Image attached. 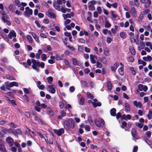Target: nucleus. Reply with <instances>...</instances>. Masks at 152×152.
Here are the masks:
<instances>
[{"mask_svg":"<svg viewBox=\"0 0 152 152\" xmlns=\"http://www.w3.org/2000/svg\"><path fill=\"white\" fill-rule=\"evenodd\" d=\"M19 86L18 83L16 82H13L10 83L9 86L10 87H13V86L18 87Z\"/></svg>","mask_w":152,"mask_h":152,"instance_id":"nucleus-20","label":"nucleus"},{"mask_svg":"<svg viewBox=\"0 0 152 152\" xmlns=\"http://www.w3.org/2000/svg\"><path fill=\"white\" fill-rule=\"evenodd\" d=\"M140 46H138V49L140 51L141 49H143L144 48L145 46V43L142 42H140Z\"/></svg>","mask_w":152,"mask_h":152,"instance_id":"nucleus-21","label":"nucleus"},{"mask_svg":"<svg viewBox=\"0 0 152 152\" xmlns=\"http://www.w3.org/2000/svg\"><path fill=\"white\" fill-rule=\"evenodd\" d=\"M92 104L94 107H96L97 106H100L101 105V103L100 102H98L96 103L95 102H93Z\"/></svg>","mask_w":152,"mask_h":152,"instance_id":"nucleus-35","label":"nucleus"},{"mask_svg":"<svg viewBox=\"0 0 152 152\" xmlns=\"http://www.w3.org/2000/svg\"><path fill=\"white\" fill-rule=\"evenodd\" d=\"M132 135L133 137V139L134 140V138L135 137L136 134V130L134 128L132 129L131 131Z\"/></svg>","mask_w":152,"mask_h":152,"instance_id":"nucleus-23","label":"nucleus"},{"mask_svg":"<svg viewBox=\"0 0 152 152\" xmlns=\"http://www.w3.org/2000/svg\"><path fill=\"white\" fill-rule=\"evenodd\" d=\"M16 36V33L14 30L10 31L8 35L10 39H12L13 37H15Z\"/></svg>","mask_w":152,"mask_h":152,"instance_id":"nucleus-11","label":"nucleus"},{"mask_svg":"<svg viewBox=\"0 0 152 152\" xmlns=\"http://www.w3.org/2000/svg\"><path fill=\"white\" fill-rule=\"evenodd\" d=\"M27 38L28 41L30 43H32L33 42V39L29 35H27Z\"/></svg>","mask_w":152,"mask_h":152,"instance_id":"nucleus-53","label":"nucleus"},{"mask_svg":"<svg viewBox=\"0 0 152 152\" xmlns=\"http://www.w3.org/2000/svg\"><path fill=\"white\" fill-rule=\"evenodd\" d=\"M85 129L87 131H89L90 130V126L87 125H86L84 126Z\"/></svg>","mask_w":152,"mask_h":152,"instance_id":"nucleus-60","label":"nucleus"},{"mask_svg":"<svg viewBox=\"0 0 152 152\" xmlns=\"http://www.w3.org/2000/svg\"><path fill=\"white\" fill-rule=\"evenodd\" d=\"M116 110L115 108L111 109L110 111L111 115L113 116H115L116 114Z\"/></svg>","mask_w":152,"mask_h":152,"instance_id":"nucleus-28","label":"nucleus"},{"mask_svg":"<svg viewBox=\"0 0 152 152\" xmlns=\"http://www.w3.org/2000/svg\"><path fill=\"white\" fill-rule=\"evenodd\" d=\"M119 63H116L113 65V66L111 67V69L113 71H115L118 66Z\"/></svg>","mask_w":152,"mask_h":152,"instance_id":"nucleus-29","label":"nucleus"},{"mask_svg":"<svg viewBox=\"0 0 152 152\" xmlns=\"http://www.w3.org/2000/svg\"><path fill=\"white\" fill-rule=\"evenodd\" d=\"M63 61L65 64L69 67H70V65L69 64L68 61L66 59H64Z\"/></svg>","mask_w":152,"mask_h":152,"instance_id":"nucleus-47","label":"nucleus"},{"mask_svg":"<svg viewBox=\"0 0 152 152\" xmlns=\"http://www.w3.org/2000/svg\"><path fill=\"white\" fill-rule=\"evenodd\" d=\"M15 4L16 5H18V7H20L21 6V3L18 0H15Z\"/></svg>","mask_w":152,"mask_h":152,"instance_id":"nucleus-48","label":"nucleus"},{"mask_svg":"<svg viewBox=\"0 0 152 152\" xmlns=\"http://www.w3.org/2000/svg\"><path fill=\"white\" fill-rule=\"evenodd\" d=\"M56 86L54 85H47V89L50 93L52 94H54L56 92L55 88Z\"/></svg>","mask_w":152,"mask_h":152,"instance_id":"nucleus-5","label":"nucleus"},{"mask_svg":"<svg viewBox=\"0 0 152 152\" xmlns=\"http://www.w3.org/2000/svg\"><path fill=\"white\" fill-rule=\"evenodd\" d=\"M40 27L41 28L40 31L41 32H46V30L47 29V28L46 27L42 26H41Z\"/></svg>","mask_w":152,"mask_h":152,"instance_id":"nucleus-45","label":"nucleus"},{"mask_svg":"<svg viewBox=\"0 0 152 152\" xmlns=\"http://www.w3.org/2000/svg\"><path fill=\"white\" fill-rule=\"evenodd\" d=\"M125 109L126 111H129L130 109L129 104L127 103L126 102L124 104Z\"/></svg>","mask_w":152,"mask_h":152,"instance_id":"nucleus-34","label":"nucleus"},{"mask_svg":"<svg viewBox=\"0 0 152 152\" xmlns=\"http://www.w3.org/2000/svg\"><path fill=\"white\" fill-rule=\"evenodd\" d=\"M138 88L140 91H146L148 89L147 87L146 86H143L142 84H140L138 86Z\"/></svg>","mask_w":152,"mask_h":152,"instance_id":"nucleus-12","label":"nucleus"},{"mask_svg":"<svg viewBox=\"0 0 152 152\" xmlns=\"http://www.w3.org/2000/svg\"><path fill=\"white\" fill-rule=\"evenodd\" d=\"M106 41L107 43H110L113 41V40L110 37H107V38Z\"/></svg>","mask_w":152,"mask_h":152,"instance_id":"nucleus-62","label":"nucleus"},{"mask_svg":"<svg viewBox=\"0 0 152 152\" xmlns=\"http://www.w3.org/2000/svg\"><path fill=\"white\" fill-rule=\"evenodd\" d=\"M64 56L63 55H57L56 56V58L58 61H60L63 59Z\"/></svg>","mask_w":152,"mask_h":152,"instance_id":"nucleus-30","label":"nucleus"},{"mask_svg":"<svg viewBox=\"0 0 152 152\" xmlns=\"http://www.w3.org/2000/svg\"><path fill=\"white\" fill-rule=\"evenodd\" d=\"M6 78L8 80H15V79L13 77L9 75H7L6 76Z\"/></svg>","mask_w":152,"mask_h":152,"instance_id":"nucleus-40","label":"nucleus"},{"mask_svg":"<svg viewBox=\"0 0 152 152\" xmlns=\"http://www.w3.org/2000/svg\"><path fill=\"white\" fill-rule=\"evenodd\" d=\"M33 14L32 10L29 8L28 7H26L25 8V11L23 13L24 15L26 17H29Z\"/></svg>","mask_w":152,"mask_h":152,"instance_id":"nucleus-3","label":"nucleus"},{"mask_svg":"<svg viewBox=\"0 0 152 152\" xmlns=\"http://www.w3.org/2000/svg\"><path fill=\"white\" fill-rule=\"evenodd\" d=\"M138 63L140 64H142L144 66H145L146 64L145 62L141 60H138Z\"/></svg>","mask_w":152,"mask_h":152,"instance_id":"nucleus-49","label":"nucleus"},{"mask_svg":"<svg viewBox=\"0 0 152 152\" xmlns=\"http://www.w3.org/2000/svg\"><path fill=\"white\" fill-rule=\"evenodd\" d=\"M112 16L113 18H116L117 17V15L116 12L115 11H111Z\"/></svg>","mask_w":152,"mask_h":152,"instance_id":"nucleus-36","label":"nucleus"},{"mask_svg":"<svg viewBox=\"0 0 152 152\" xmlns=\"http://www.w3.org/2000/svg\"><path fill=\"white\" fill-rule=\"evenodd\" d=\"M7 18H4V19L2 20L4 22L6 23L7 24L8 26H10L11 25V23L10 21L7 20Z\"/></svg>","mask_w":152,"mask_h":152,"instance_id":"nucleus-42","label":"nucleus"},{"mask_svg":"<svg viewBox=\"0 0 152 152\" xmlns=\"http://www.w3.org/2000/svg\"><path fill=\"white\" fill-rule=\"evenodd\" d=\"M47 15L49 17L53 18H55V15L52 11V10L51 9L48 10V12H47Z\"/></svg>","mask_w":152,"mask_h":152,"instance_id":"nucleus-9","label":"nucleus"},{"mask_svg":"<svg viewBox=\"0 0 152 152\" xmlns=\"http://www.w3.org/2000/svg\"><path fill=\"white\" fill-rule=\"evenodd\" d=\"M32 65V67L33 69L36 70L37 72H39V62L38 61H37L35 59H31Z\"/></svg>","mask_w":152,"mask_h":152,"instance_id":"nucleus-2","label":"nucleus"},{"mask_svg":"<svg viewBox=\"0 0 152 152\" xmlns=\"http://www.w3.org/2000/svg\"><path fill=\"white\" fill-rule=\"evenodd\" d=\"M17 32L21 36H22L23 37H24V34L21 31L19 30L17 31Z\"/></svg>","mask_w":152,"mask_h":152,"instance_id":"nucleus-56","label":"nucleus"},{"mask_svg":"<svg viewBox=\"0 0 152 152\" xmlns=\"http://www.w3.org/2000/svg\"><path fill=\"white\" fill-rule=\"evenodd\" d=\"M62 16L64 20L66 19L67 18H71V15L69 13L66 14H64L62 15Z\"/></svg>","mask_w":152,"mask_h":152,"instance_id":"nucleus-38","label":"nucleus"},{"mask_svg":"<svg viewBox=\"0 0 152 152\" xmlns=\"http://www.w3.org/2000/svg\"><path fill=\"white\" fill-rule=\"evenodd\" d=\"M90 59L91 62L93 64L96 63V60L97 59V57L95 55L92 54L90 55Z\"/></svg>","mask_w":152,"mask_h":152,"instance_id":"nucleus-10","label":"nucleus"},{"mask_svg":"<svg viewBox=\"0 0 152 152\" xmlns=\"http://www.w3.org/2000/svg\"><path fill=\"white\" fill-rule=\"evenodd\" d=\"M47 110L48 113V114L51 116L53 115L54 113L53 111L52 110L51 108L50 107H47Z\"/></svg>","mask_w":152,"mask_h":152,"instance_id":"nucleus-17","label":"nucleus"},{"mask_svg":"<svg viewBox=\"0 0 152 152\" xmlns=\"http://www.w3.org/2000/svg\"><path fill=\"white\" fill-rule=\"evenodd\" d=\"M54 133L57 134L58 136H60L64 133V130L63 128H61L58 130L54 129L53 130Z\"/></svg>","mask_w":152,"mask_h":152,"instance_id":"nucleus-7","label":"nucleus"},{"mask_svg":"<svg viewBox=\"0 0 152 152\" xmlns=\"http://www.w3.org/2000/svg\"><path fill=\"white\" fill-rule=\"evenodd\" d=\"M145 28L147 31H149L151 28V26L150 25L146 26L144 27Z\"/></svg>","mask_w":152,"mask_h":152,"instance_id":"nucleus-64","label":"nucleus"},{"mask_svg":"<svg viewBox=\"0 0 152 152\" xmlns=\"http://www.w3.org/2000/svg\"><path fill=\"white\" fill-rule=\"evenodd\" d=\"M133 103L134 106H135L136 107L140 108L142 106V104L140 102H137L136 100L134 101Z\"/></svg>","mask_w":152,"mask_h":152,"instance_id":"nucleus-15","label":"nucleus"},{"mask_svg":"<svg viewBox=\"0 0 152 152\" xmlns=\"http://www.w3.org/2000/svg\"><path fill=\"white\" fill-rule=\"evenodd\" d=\"M87 97L91 99H92L94 98L93 95L91 94L90 92H88L87 93Z\"/></svg>","mask_w":152,"mask_h":152,"instance_id":"nucleus-52","label":"nucleus"},{"mask_svg":"<svg viewBox=\"0 0 152 152\" xmlns=\"http://www.w3.org/2000/svg\"><path fill=\"white\" fill-rule=\"evenodd\" d=\"M0 150L3 152H7L3 144L0 145Z\"/></svg>","mask_w":152,"mask_h":152,"instance_id":"nucleus-33","label":"nucleus"},{"mask_svg":"<svg viewBox=\"0 0 152 152\" xmlns=\"http://www.w3.org/2000/svg\"><path fill=\"white\" fill-rule=\"evenodd\" d=\"M151 134V133L150 131H147L145 133V134L146 135V136L149 137H150Z\"/></svg>","mask_w":152,"mask_h":152,"instance_id":"nucleus-63","label":"nucleus"},{"mask_svg":"<svg viewBox=\"0 0 152 152\" xmlns=\"http://www.w3.org/2000/svg\"><path fill=\"white\" fill-rule=\"evenodd\" d=\"M120 36L121 38L124 39L126 37L127 35L125 32L122 31L120 33Z\"/></svg>","mask_w":152,"mask_h":152,"instance_id":"nucleus-31","label":"nucleus"},{"mask_svg":"<svg viewBox=\"0 0 152 152\" xmlns=\"http://www.w3.org/2000/svg\"><path fill=\"white\" fill-rule=\"evenodd\" d=\"M6 141L7 143L10 146H12L14 143L13 140L10 137H8L7 138Z\"/></svg>","mask_w":152,"mask_h":152,"instance_id":"nucleus-6","label":"nucleus"},{"mask_svg":"<svg viewBox=\"0 0 152 152\" xmlns=\"http://www.w3.org/2000/svg\"><path fill=\"white\" fill-rule=\"evenodd\" d=\"M107 84L108 89L109 90H111L112 89V88L111 83L109 82H107Z\"/></svg>","mask_w":152,"mask_h":152,"instance_id":"nucleus-41","label":"nucleus"},{"mask_svg":"<svg viewBox=\"0 0 152 152\" xmlns=\"http://www.w3.org/2000/svg\"><path fill=\"white\" fill-rule=\"evenodd\" d=\"M72 63L75 65H79V62L77 60V59L75 58H73L72 59Z\"/></svg>","mask_w":152,"mask_h":152,"instance_id":"nucleus-18","label":"nucleus"},{"mask_svg":"<svg viewBox=\"0 0 152 152\" xmlns=\"http://www.w3.org/2000/svg\"><path fill=\"white\" fill-rule=\"evenodd\" d=\"M128 61L129 62H132L134 61V58L132 56H129L128 58Z\"/></svg>","mask_w":152,"mask_h":152,"instance_id":"nucleus-57","label":"nucleus"},{"mask_svg":"<svg viewBox=\"0 0 152 152\" xmlns=\"http://www.w3.org/2000/svg\"><path fill=\"white\" fill-rule=\"evenodd\" d=\"M151 1L150 0H147L146 1L144 4V7L145 8H148L151 4Z\"/></svg>","mask_w":152,"mask_h":152,"instance_id":"nucleus-26","label":"nucleus"},{"mask_svg":"<svg viewBox=\"0 0 152 152\" xmlns=\"http://www.w3.org/2000/svg\"><path fill=\"white\" fill-rule=\"evenodd\" d=\"M131 13L133 16H135L137 14V11L134 7H132L131 8Z\"/></svg>","mask_w":152,"mask_h":152,"instance_id":"nucleus-25","label":"nucleus"},{"mask_svg":"<svg viewBox=\"0 0 152 152\" xmlns=\"http://www.w3.org/2000/svg\"><path fill=\"white\" fill-rule=\"evenodd\" d=\"M71 22V20H70L68 19H66L64 23V25L65 26H66L68 24L70 23Z\"/></svg>","mask_w":152,"mask_h":152,"instance_id":"nucleus-61","label":"nucleus"},{"mask_svg":"<svg viewBox=\"0 0 152 152\" xmlns=\"http://www.w3.org/2000/svg\"><path fill=\"white\" fill-rule=\"evenodd\" d=\"M143 59L146 61H151L152 60V58L150 56H148L147 57H144L142 58Z\"/></svg>","mask_w":152,"mask_h":152,"instance_id":"nucleus-22","label":"nucleus"},{"mask_svg":"<svg viewBox=\"0 0 152 152\" xmlns=\"http://www.w3.org/2000/svg\"><path fill=\"white\" fill-rule=\"evenodd\" d=\"M38 134L39 135V136L41 138H44V140H45V141L46 142H47L46 139L45 138L46 136L45 135H43V134H42L41 133H40V132H38Z\"/></svg>","mask_w":152,"mask_h":152,"instance_id":"nucleus-50","label":"nucleus"},{"mask_svg":"<svg viewBox=\"0 0 152 152\" xmlns=\"http://www.w3.org/2000/svg\"><path fill=\"white\" fill-rule=\"evenodd\" d=\"M120 64L121 65V67L118 69V71L120 74L121 75H123L124 74V65L122 63H120Z\"/></svg>","mask_w":152,"mask_h":152,"instance_id":"nucleus-13","label":"nucleus"},{"mask_svg":"<svg viewBox=\"0 0 152 152\" xmlns=\"http://www.w3.org/2000/svg\"><path fill=\"white\" fill-rule=\"evenodd\" d=\"M147 116L149 119H151L152 118V110H150L148 112V114L147 115Z\"/></svg>","mask_w":152,"mask_h":152,"instance_id":"nucleus-32","label":"nucleus"},{"mask_svg":"<svg viewBox=\"0 0 152 152\" xmlns=\"http://www.w3.org/2000/svg\"><path fill=\"white\" fill-rule=\"evenodd\" d=\"M0 13L2 16L1 18L2 20L4 19L5 18H8V16L5 14V12L3 10H1L0 11Z\"/></svg>","mask_w":152,"mask_h":152,"instance_id":"nucleus-16","label":"nucleus"},{"mask_svg":"<svg viewBox=\"0 0 152 152\" xmlns=\"http://www.w3.org/2000/svg\"><path fill=\"white\" fill-rule=\"evenodd\" d=\"M9 130L10 132H11L15 135H18L19 134H20L22 133L21 131L19 129H17L15 130H12V129H9Z\"/></svg>","mask_w":152,"mask_h":152,"instance_id":"nucleus-8","label":"nucleus"},{"mask_svg":"<svg viewBox=\"0 0 152 152\" xmlns=\"http://www.w3.org/2000/svg\"><path fill=\"white\" fill-rule=\"evenodd\" d=\"M65 103H66V102L65 101L59 102V106L60 108L62 109L63 108Z\"/></svg>","mask_w":152,"mask_h":152,"instance_id":"nucleus-43","label":"nucleus"},{"mask_svg":"<svg viewBox=\"0 0 152 152\" xmlns=\"http://www.w3.org/2000/svg\"><path fill=\"white\" fill-rule=\"evenodd\" d=\"M136 126H137L139 128H142L143 126V124L139 123H137L135 124Z\"/></svg>","mask_w":152,"mask_h":152,"instance_id":"nucleus-46","label":"nucleus"},{"mask_svg":"<svg viewBox=\"0 0 152 152\" xmlns=\"http://www.w3.org/2000/svg\"><path fill=\"white\" fill-rule=\"evenodd\" d=\"M105 27L107 28H109L111 26V24L109 23V22L106 20L105 21Z\"/></svg>","mask_w":152,"mask_h":152,"instance_id":"nucleus-39","label":"nucleus"},{"mask_svg":"<svg viewBox=\"0 0 152 152\" xmlns=\"http://www.w3.org/2000/svg\"><path fill=\"white\" fill-rule=\"evenodd\" d=\"M129 48L131 54L133 55H135V52L134 48L133 47L131 46Z\"/></svg>","mask_w":152,"mask_h":152,"instance_id":"nucleus-37","label":"nucleus"},{"mask_svg":"<svg viewBox=\"0 0 152 152\" xmlns=\"http://www.w3.org/2000/svg\"><path fill=\"white\" fill-rule=\"evenodd\" d=\"M94 122L96 126L98 127L102 126L104 124V121L101 118H100L98 120L95 119Z\"/></svg>","mask_w":152,"mask_h":152,"instance_id":"nucleus-4","label":"nucleus"},{"mask_svg":"<svg viewBox=\"0 0 152 152\" xmlns=\"http://www.w3.org/2000/svg\"><path fill=\"white\" fill-rule=\"evenodd\" d=\"M130 70L131 71V72L133 75H135V74H136V72L135 71L134 69L133 68L131 67L130 68Z\"/></svg>","mask_w":152,"mask_h":152,"instance_id":"nucleus-59","label":"nucleus"},{"mask_svg":"<svg viewBox=\"0 0 152 152\" xmlns=\"http://www.w3.org/2000/svg\"><path fill=\"white\" fill-rule=\"evenodd\" d=\"M47 80L49 84H51L53 81V78L51 76H50L47 78Z\"/></svg>","mask_w":152,"mask_h":152,"instance_id":"nucleus-27","label":"nucleus"},{"mask_svg":"<svg viewBox=\"0 0 152 152\" xmlns=\"http://www.w3.org/2000/svg\"><path fill=\"white\" fill-rule=\"evenodd\" d=\"M45 66V63L43 62H39V66H40L42 68H44Z\"/></svg>","mask_w":152,"mask_h":152,"instance_id":"nucleus-58","label":"nucleus"},{"mask_svg":"<svg viewBox=\"0 0 152 152\" xmlns=\"http://www.w3.org/2000/svg\"><path fill=\"white\" fill-rule=\"evenodd\" d=\"M103 53L105 56H109L110 55L109 49L107 48L104 49L103 50Z\"/></svg>","mask_w":152,"mask_h":152,"instance_id":"nucleus-19","label":"nucleus"},{"mask_svg":"<svg viewBox=\"0 0 152 152\" xmlns=\"http://www.w3.org/2000/svg\"><path fill=\"white\" fill-rule=\"evenodd\" d=\"M41 57L42 60L44 61H45L47 59L46 56L45 54H42L41 55Z\"/></svg>","mask_w":152,"mask_h":152,"instance_id":"nucleus-44","label":"nucleus"},{"mask_svg":"<svg viewBox=\"0 0 152 152\" xmlns=\"http://www.w3.org/2000/svg\"><path fill=\"white\" fill-rule=\"evenodd\" d=\"M88 120L89 122V123L91 125H93V121L91 120V117L90 116H88Z\"/></svg>","mask_w":152,"mask_h":152,"instance_id":"nucleus-55","label":"nucleus"},{"mask_svg":"<svg viewBox=\"0 0 152 152\" xmlns=\"http://www.w3.org/2000/svg\"><path fill=\"white\" fill-rule=\"evenodd\" d=\"M31 34L35 41L38 43L39 42V40L35 34L33 32H31Z\"/></svg>","mask_w":152,"mask_h":152,"instance_id":"nucleus-24","label":"nucleus"},{"mask_svg":"<svg viewBox=\"0 0 152 152\" xmlns=\"http://www.w3.org/2000/svg\"><path fill=\"white\" fill-rule=\"evenodd\" d=\"M102 32L105 35L107 33H108L109 34L111 33V32L110 31H108V30L107 29H103L102 30Z\"/></svg>","mask_w":152,"mask_h":152,"instance_id":"nucleus-51","label":"nucleus"},{"mask_svg":"<svg viewBox=\"0 0 152 152\" xmlns=\"http://www.w3.org/2000/svg\"><path fill=\"white\" fill-rule=\"evenodd\" d=\"M34 118L36 121H37L40 124H44L43 121L41 119L39 118L38 116L36 115H34Z\"/></svg>","mask_w":152,"mask_h":152,"instance_id":"nucleus-14","label":"nucleus"},{"mask_svg":"<svg viewBox=\"0 0 152 152\" xmlns=\"http://www.w3.org/2000/svg\"><path fill=\"white\" fill-rule=\"evenodd\" d=\"M75 122L72 118H69V121H65L64 122V126L66 129L70 128L74 129L75 127Z\"/></svg>","mask_w":152,"mask_h":152,"instance_id":"nucleus-1","label":"nucleus"},{"mask_svg":"<svg viewBox=\"0 0 152 152\" xmlns=\"http://www.w3.org/2000/svg\"><path fill=\"white\" fill-rule=\"evenodd\" d=\"M9 9L11 11L13 12L14 11V6L13 5L11 4L9 6Z\"/></svg>","mask_w":152,"mask_h":152,"instance_id":"nucleus-54","label":"nucleus"}]
</instances>
